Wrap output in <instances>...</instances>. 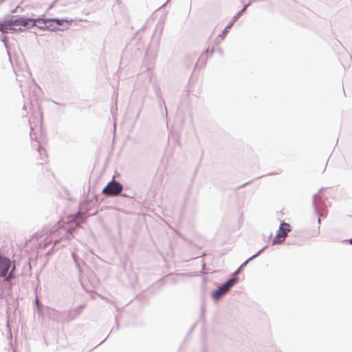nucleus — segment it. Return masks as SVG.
Here are the masks:
<instances>
[{
    "label": "nucleus",
    "mask_w": 352,
    "mask_h": 352,
    "mask_svg": "<svg viewBox=\"0 0 352 352\" xmlns=\"http://www.w3.org/2000/svg\"><path fill=\"white\" fill-rule=\"evenodd\" d=\"M34 25L35 21L34 19L23 17L15 19L12 17L4 22L0 23V31L4 33H7L9 31L20 32L23 31L29 25L34 26Z\"/></svg>",
    "instance_id": "1"
},
{
    "label": "nucleus",
    "mask_w": 352,
    "mask_h": 352,
    "mask_svg": "<svg viewBox=\"0 0 352 352\" xmlns=\"http://www.w3.org/2000/svg\"><path fill=\"white\" fill-rule=\"evenodd\" d=\"M349 243L352 245V239H350Z\"/></svg>",
    "instance_id": "9"
},
{
    "label": "nucleus",
    "mask_w": 352,
    "mask_h": 352,
    "mask_svg": "<svg viewBox=\"0 0 352 352\" xmlns=\"http://www.w3.org/2000/svg\"><path fill=\"white\" fill-rule=\"evenodd\" d=\"M14 270H15V264H14V263H13L12 270H11L10 273L9 274V275L6 277V280L8 281L14 277V275L12 274V273L14 271Z\"/></svg>",
    "instance_id": "6"
},
{
    "label": "nucleus",
    "mask_w": 352,
    "mask_h": 352,
    "mask_svg": "<svg viewBox=\"0 0 352 352\" xmlns=\"http://www.w3.org/2000/svg\"><path fill=\"white\" fill-rule=\"evenodd\" d=\"M11 261L0 254V276L5 277L11 267Z\"/></svg>",
    "instance_id": "5"
},
{
    "label": "nucleus",
    "mask_w": 352,
    "mask_h": 352,
    "mask_svg": "<svg viewBox=\"0 0 352 352\" xmlns=\"http://www.w3.org/2000/svg\"><path fill=\"white\" fill-rule=\"evenodd\" d=\"M122 190V186L117 182L112 181L104 188L102 192L107 195L116 196L119 195Z\"/></svg>",
    "instance_id": "2"
},
{
    "label": "nucleus",
    "mask_w": 352,
    "mask_h": 352,
    "mask_svg": "<svg viewBox=\"0 0 352 352\" xmlns=\"http://www.w3.org/2000/svg\"><path fill=\"white\" fill-rule=\"evenodd\" d=\"M236 278H231L225 283L223 285L219 287L217 290L213 292V297L218 298L224 294H226L230 288L236 283Z\"/></svg>",
    "instance_id": "4"
},
{
    "label": "nucleus",
    "mask_w": 352,
    "mask_h": 352,
    "mask_svg": "<svg viewBox=\"0 0 352 352\" xmlns=\"http://www.w3.org/2000/svg\"><path fill=\"white\" fill-rule=\"evenodd\" d=\"M53 22L55 23L58 25H60L62 24V22L65 21L64 20H60V19H47L45 22Z\"/></svg>",
    "instance_id": "7"
},
{
    "label": "nucleus",
    "mask_w": 352,
    "mask_h": 352,
    "mask_svg": "<svg viewBox=\"0 0 352 352\" xmlns=\"http://www.w3.org/2000/svg\"><path fill=\"white\" fill-rule=\"evenodd\" d=\"M290 231V225L286 223H282L278 230L276 237L274 239V243H278L283 241L286 237L287 232Z\"/></svg>",
    "instance_id": "3"
},
{
    "label": "nucleus",
    "mask_w": 352,
    "mask_h": 352,
    "mask_svg": "<svg viewBox=\"0 0 352 352\" xmlns=\"http://www.w3.org/2000/svg\"><path fill=\"white\" fill-rule=\"evenodd\" d=\"M256 256V255H254V256H253L252 257L250 258L248 261H246L245 263H243L240 266V267L238 269V270L235 272V274H237L239 272V271H240V270H241L244 266H245V265H246V264L248 263V262L250 260H251L252 258L255 257Z\"/></svg>",
    "instance_id": "8"
}]
</instances>
